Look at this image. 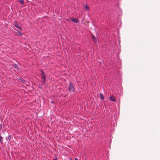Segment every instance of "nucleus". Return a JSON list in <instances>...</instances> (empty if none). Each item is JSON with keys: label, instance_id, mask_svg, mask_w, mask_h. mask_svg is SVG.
<instances>
[{"label": "nucleus", "instance_id": "12", "mask_svg": "<svg viewBox=\"0 0 160 160\" xmlns=\"http://www.w3.org/2000/svg\"><path fill=\"white\" fill-rule=\"evenodd\" d=\"M40 71H41V74H42L41 75L45 74V73L43 72V70L42 69Z\"/></svg>", "mask_w": 160, "mask_h": 160}, {"label": "nucleus", "instance_id": "17", "mask_svg": "<svg viewBox=\"0 0 160 160\" xmlns=\"http://www.w3.org/2000/svg\"><path fill=\"white\" fill-rule=\"evenodd\" d=\"M2 124H0V128H2Z\"/></svg>", "mask_w": 160, "mask_h": 160}, {"label": "nucleus", "instance_id": "6", "mask_svg": "<svg viewBox=\"0 0 160 160\" xmlns=\"http://www.w3.org/2000/svg\"><path fill=\"white\" fill-rule=\"evenodd\" d=\"M14 67L15 68H16L17 70H19V66L16 63H15L13 64Z\"/></svg>", "mask_w": 160, "mask_h": 160}, {"label": "nucleus", "instance_id": "4", "mask_svg": "<svg viewBox=\"0 0 160 160\" xmlns=\"http://www.w3.org/2000/svg\"><path fill=\"white\" fill-rule=\"evenodd\" d=\"M70 19L72 20V22L75 23H78L79 22V20L77 19L71 18Z\"/></svg>", "mask_w": 160, "mask_h": 160}, {"label": "nucleus", "instance_id": "8", "mask_svg": "<svg viewBox=\"0 0 160 160\" xmlns=\"http://www.w3.org/2000/svg\"><path fill=\"white\" fill-rule=\"evenodd\" d=\"M100 97L101 99L104 100V98L103 95V94L102 93H100Z\"/></svg>", "mask_w": 160, "mask_h": 160}, {"label": "nucleus", "instance_id": "19", "mask_svg": "<svg viewBox=\"0 0 160 160\" xmlns=\"http://www.w3.org/2000/svg\"><path fill=\"white\" fill-rule=\"evenodd\" d=\"M53 160H58L57 159V158H54V159H53Z\"/></svg>", "mask_w": 160, "mask_h": 160}, {"label": "nucleus", "instance_id": "22", "mask_svg": "<svg viewBox=\"0 0 160 160\" xmlns=\"http://www.w3.org/2000/svg\"><path fill=\"white\" fill-rule=\"evenodd\" d=\"M71 160H72V159H71Z\"/></svg>", "mask_w": 160, "mask_h": 160}, {"label": "nucleus", "instance_id": "14", "mask_svg": "<svg viewBox=\"0 0 160 160\" xmlns=\"http://www.w3.org/2000/svg\"><path fill=\"white\" fill-rule=\"evenodd\" d=\"M12 137V136L11 135H10L8 137V139L9 140H10L11 139Z\"/></svg>", "mask_w": 160, "mask_h": 160}, {"label": "nucleus", "instance_id": "1", "mask_svg": "<svg viewBox=\"0 0 160 160\" xmlns=\"http://www.w3.org/2000/svg\"><path fill=\"white\" fill-rule=\"evenodd\" d=\"M68 90L70 92H74L73 84L71 82H70L69 83Z\"/></svg>", "mask_w": 160, "mask_h": 160}, {"label": "nucleus", "instance_id": "18", "mask_svg": "<svg viewBox=\"0 0 160 160\" xmlns=\"http://www.w3.org/2000/svg\"><path fill=\"white\" fill-rule=\"evenodd\" d=\"M94 41V42H95L97 41L96 39H96H94L93 40Z\"/></svg>", "mask_w": 160, "mask_h": 160}, {"label": "nucleus", "instance_id": "5", "mask_svg": "<svg viewBox=\"0 0 160 160\" xmlns=\"http://www.w3.org/2000/svg\"><path fill=\"white\" fill-rule=\"evenodd\" d=\"M19 80L21 82L25 84H26V82H27L26 80L23 79L22 78H20L19 79Z\"/></svg>", "mask_w": 160, "mask_h": 160}, {"label": "nucleus", "instance_id": "10", "mask_svg": "<svg viewBox=\"0 0 160 160\" xmlns=\"http://www.w3.org/2000/svg\"><path fill=\"white\" fill-rule=\"evenodd\" d=\"M1 133L0 134H1ZM0 142L2 143H3V138L1 136V135H0Z\"/></svg>", "mask_w": 160, "mask_h": 160}, {"label": "nucleus", "instance_id": "20", "mask_svg": "<svg viewBox=\"0 0 160 160\" xmlns=\"http://www.w3.org/2000/svg\"><path fill=\"white\" fill-rule=\"evenodd\" d=\"M75 160H78L77 158H75Z\"/></svg>", "mask_w": 160, "mask_h": 160}, {"label": "nucleus", "instance_id": "21", "mask_svg": "<svg viewBox=\"0 0 160 160\" xmlns=\"http://www.w3.org/2000/svg\"><path fill=\"white\" fill-rule=\"evenodd\" d=\"M51 102H52V103L53 102H52V101Z\"/></svg>", "mask_w": 160, "mask_h": 160}, {"label": "nucleus", "instance_id": "13", "mask_svg": "<svg viewBox=\"0 0 160 160\" xmlns=\"http://www.w3.org/2000/svg\"><path fill=\"white\" fill-rule=\"evenodd\" d=\"M85 8L86 10L88 11L89 10V7L88 6H85Z\"/></svg>", "mask_w": 160, "mask_h": 160}, {"label": "nucleus", "instance_id": "7", "mask_svg": "<svg viewBox=\"0 0 160 160\" xmlns=\"http://www.w3.org/2000/svg\"><path fill=\"white\" fill-rule=\"evenodd\" d=\"M41 78L43 80H46V74L41 75Z\"/></svg>", "mask_w": 160, "mask_h": 160}, {"label": "nucleus", "instance_id": "2", "mask_svg": "<svg viewBox=\"0 0 160 160\" xmlns=\"http://www.w3.org/2000/svg\"><path fill=\"white\" fill-rule=\"evenodd\" d=\"M13 25L14 27L19 29L20 30H22V27L20 26L17 22H15L13 24Z\"/></svg>", "mask_w": 160, "mask_h": 160}, {"label": "nucleus", "instance_id": "15", "mask_svg": "<svg viewBox=\"0 0 160 160\" xmlns=\"http://www.w3.org/2000/svg\"><path fill=\"white\" fill-rule=\"evenodd\" d=\"M46 80H43V81L42 82V84L43 85H44L45 84V82H46Z\"/></svg>", "mask_w": 160, "mask_h": 160}, {"label": "nucleus", "instance_id": "16", "mask_svg": "<svg viewBox=\"0 0 160 160\" xmlns=\"http://www.w3.org/2000/svg\"><path fill=\"white\" fill-rule=\"evenodd\" d=\"M92 40L96 39V38L94 36H93V37L92 38Z\"/></svg>", "mask_w": 160, "mask_h": 160}, {"label": "nucleus", "instance_id": "11", "mask_svg": "<svg viewBox=\"0 0 160 160\" xmlns=\"http://www.w3.org/2000/svg\"><path fill=\"white\" fill-rule=\"evenodd\" d=\"M20 2L22 5H23L24 4V2L23 0H20Z\"/></svg>", "mask_w": 160, "mask_h": 160}, {"label": "nucleus", "instance_id": "3", "mask_svg": "<svg viewBox=\"0 0 160 160\" xmlns=\"http://www.w3.org/2000/svg\"><path fill=\"white\" fill-rule=\"evenodd\" d=\"M109 99L112 101L116 102V100L115 98L114 97V96L112 95H110V96L109 97Z\"/></svg>", "mask_w": 160, "mask_h": 160}, {"label": "nucleus", "instance_id": "9", "mask_svg": "<svg viewBox=\"0 0 160 160\" xmlns=\"http://www.w3.org/2000/svg\"><path fill=\"white\" fill-rule=\"evenodd\" d=\"M17 31V33L18 35L22 36V32L19 31Z\"/></svg>", "mask_w": 160, "mask_h": 160}]
</instances>
